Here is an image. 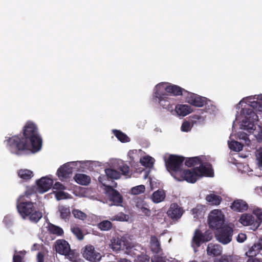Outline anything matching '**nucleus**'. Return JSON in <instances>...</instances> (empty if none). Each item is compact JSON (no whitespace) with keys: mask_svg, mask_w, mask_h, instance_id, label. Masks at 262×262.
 <instances>
[{"mask_svg":"<svg viewBox=\"0 0 262 262\" xmlns=\"http://www.w3.org/2000/svg\"><path fill=\"white\" fill-rule=\"evenodd\" d=\"M59 211L60 212V216L62 219L64 220L65 221L69 220L71 214L69 207H66L63 206H59Z\"/></svg>","mask_w":262,"mask_h":262,"instance_id":"7c9ffc66","label":"nucleus"},{"mask_svg":"<svg viewBox=\"0 0 262 262\" xmlns=\"http://www.w3.org/2000/svg\"><path fill=\"white\" fill-rule=\"evenodd\" d=\"M72 213L75 218L82 221H84L87 218V215L84 212L78 209L73 210Z\"/></svg>","mask_w":262,"mask_h":262,"instance_id":"c03bdc74","label":"nucleus"},{"mask_svg":"<svg viewBox=\"0 0 262 262\" xmlns=\"http://www.w3.org/2000/svg\"><path fill=\"white\" fill-rule=\"evenodd\" d=\"M240 258L236 255H223L217 262H241Z\"/></svg>","mask_w":262,"mask_h":262,"instance_id":"2f4dec72","label":"nucleus"},{"mask_svg":"<svg viewBox=\"0 0 262 262\" xmlns=\"http://www.w3.org/2000/svg\"><path fill=\"white\" fill-rule=\"evenodd\" d=\"M192 127L191 123L187 121H184L181 126V130L184 132L190 131Z\"/></svg>","mask_w":262,"mask_h":262,"instance_id":"49530a36","label":"nucleus"},{"mask_svg":"<svg viewBox=\"0 0 262 262\" xmlns=\"http://www.w3.org/2000/svg\"><path fill=\"white\" fill-rule=\"evenodd\" d=\"M257 244L258 245L259 248H260L261 250H262V239H260L258 242V243H257Z\"/></svg>","mask_w":262,"mask_h":262,"instance_id":"e2e57ef3","label":"nucleus"},{"mask_svg":"<svg viewBox=\"0 0 262 262\" xmlns=\"http://www.w3.org/2000/svg\"><path fill=\"white\" fill-rule=\"evenodd\" d=\"M198 176L196 170L194 168L191 169H182L180 172H178L174 174V179L178 181H186L188 183H195Z\"/></svg>","mask_w":262,"mask_h":262,"instance_id":"1a4fd4ad","label":"nucleus"},{"mask_svg":"<svg viewBox=\"0 0 262 262\" xmlns=\"http://www.w3.org/2000/svg\"><path fill=\"white\" fill-rule=\"evenodd\" d=\"M12 262H24V256L19 254H14L13 256Z\"/></svg>","mask_w":262,"mask_h":262,"instance_id":"864d4df0","label":"nucleus"},{"mask_svg":"<svg viewBox=\"0 0 262 262\" xmlns=\"http://www.w3.org/2000/svg\"><path fill=\"white\" fill-rule=\"evenodd\" d=\"M113 227V224L111 222L108 220H104L100 222L98 224V227L101 231H108L110 230Z\"/></svg>","mask_w":262,"mask_h":262,"instance_id":"4c0bfd02","label":"nucleus"},{"mask_svg":"<svg viewBox=\"0 0 262 262\" xmlns=\"http://www.w3.org/2000/svg\"><path fill=\"white\" fill-rule=\"evenodd\" d=\"M260 248H259L257 243L254 244L249 250L246 252V255L249 257H252L256 256L260 251Z\"/></svg>","mask_w":262,"mask_h":262,"instance_id":"72a5a7b5","label":"nucleus"},{"mask_svg":"<svg viewBox=\"0 0 262 262\" xmlns=\"http://www.w3.org/2000/svg\"><path fill=\"white\" fill-rule=\"evenodd\" d=\"M68 195H69L68 193L64 192L62 191H60L56 193L55 197L57 200H60L68 198Z\"/></svg>","mask_w":262,"mask_h":262,"instance_id":"8fccbe9b","label":"nucleus"},{"mask_svg":"<svg viewBox=\"0 0 262 262\" xmlns=\"http://www.w3.org/2000/svg\"><path fill=\"white\" fill-rule=\"evenodd\" d=\"M224 223V216L217 209L212 210L208 216V224L212 229L219 230L223 227Z\"/></svg>","mask_w":262,"mask_h":262,"instance_id":"0eeeda50","label":"nucleus"},{"mask_svg":"<svg viewBox=\"0 0 262 262\" xmlns=\"http://www.w3.org/2000/svg\"><path fill=\"white\" fill-rule=\"evenodd\" d=\"M233 229L229 226H224L217 230L216 237L218 241L223 244H227L232 241Z\"/></svg>","mask_w":262,"mask_h":262,"instance_id":"9d476101","label":"nucleus"},{"mask_svg":"<svg viewBox=\"0 0 262 262\" xmlns=\"http://www.w3.org/2000/svg\"><path fill=\"white\" fill-rule=\"evenodd\" d=\"M253 214L254 215L255 220L258 224V227L260 226L261 223H262V209L259 208H256L253 210Z\"/></svg>","mask_w":262,"mask_h":262,"instance_id":"79ce46f5","label":"nucleus"},{"mask_svg":"<svg viewBox=\"0 0 262 262\" xmlns=\"http://www.w3.org/2000/svg\"><path fill=\"white\" fill-rule=\"evenodd\" d=\"M248 204L245 201L242 200L234 201L231 205V208L234 211L243 212L247 210Z\"/></svg>","mask_w":262,"mask_h":262,"instance_id":"412c9836","label":"nucleus"},{"mask_svg":"<svg viewBox=\"0 0 262 262\" xmlns=\"http://www.w3.org/2000/svg\"><path fill=\"white\" fill-rule=\"evenodd\" d=\"M74 179L77 183L82 185H88L91 181V178L89 176L82 173L75 174Z\"/></svg>","mask_w":262,"mask_h":262,"instance_id":"393cba45","label":"nucleus"},{"mask_svg":"<svg viewBox=\"0 0 262 262\" xmlns=\"http://www.w3.org/2000/svg\"><path fill=\"white\" fill-rule=\"evenodd\" d=\"M189 262H198V261H197L196 260H193L190 261Z\"/></svg>","mask_w":262,"mask_h":262,"instance_id":"0e129e2a","label":"nucleus"},{"mask_svg":"<svg viewBox=\"0 0 262 262\" xmlns=\"http://www.w3.org/2000/svg\"><path fill=\"white\" fill-rule=\"evenodd\" d=\"M244 113L246 115L243 120V125L250 132L255 130L256 126L254 123L258 120L256 113L252 108H246Z\"/></svg>","mask_w":262,"mask_h":262,"instance_id":"6e6552de","label":"nucleus"},{"mask_svg":"<svg viewBox=\"0 0 262 262\" xmlns=\"http://www.w3.org/2000/svg\"><path fill=\"white\" fill-rule=\"evenodd\" d=\"M155 96L158 99L160 105L163 108H167L170 104L168 101V95L166 93H163L159 90L155 89Z\"/></svg>","mask_w":262,"mask_h":262,"instance_id":"6ab92c4d","label":"nucleus"},{"mask_svg":"<svg viewBox=\"0 0 262 262\" xmlns=\"http://www.w3.org/2000/svg\"><path fill=\"white\" fill-rule=\"evenodd\" d=\"M113 132L118 140L121 142L125 143L130 141L129 138L121 130L115 129L113 130Z\"/></svg>","mask_w":262,"mask_h":262,"instance_id":"c85d7f7f","label":"nucleus"},{"mask_svg":"<svg viewBox=\"0 0 262 262\" xmlns=\"http://www.w3.org/2000/svg\"><path fill=\"white\" fill-rule=\"evenodd\" d=\"M34 191L33 189H27L25 193V194L23 195L25 197V199L29 200H30V196H31L33 194H34Z\"/></svg>","mask_w":262,"mask_h":262,"instance_id":"603ef678","label":"nucleus"},{"mask_svg":"<svg viewBox=\"0 0 262 262\" xmlns=\"http://www.w3.org/2000/svg\"><path fill=\"white\" fill-rule=\"evenodd\" d=\"M253 109L256 111L262 112V103L258 101H253L251 105Z\"/></svg>","mask_w":262,"mask_h":262,"instance_id":"09e8293b","label":"nucleus"},{"mask_svg":"<svg viewBox=\"0 0 262 262\" xmlns=\"http://www.w3.org/2000/svg\"><path fill=\"white\" fill-rule=\"evenodd\" d=\"M185 158L183 156L171 155L165 161V165L167 170L170 172L174 178V174L180 172Z\"/></svg>","mask_w":262,"mask_h":262,"instance_id":"7ed1b4c3","label":"nucleus"},{"mask_svg":"<svg viewBox=\"0 0 262 262\" xmlns=\"http://www.w3.org/2000/svg\"><path fill=\"white\" fill-rule=\"evenodd\" d=\"M36 184L38 191L40 193H43L51 188L53 186V181L48 177H45L37 181Z\"/></svg>","mask_w":262,"mask_h":262,"instance_id":"dca6fc26","label":"nucleus"},{"mask_svg":"<svg viewBox=\"0 0 262 262\" xmlns=\"http://www.w3.org/2000/svg\"><path fill=\"white\" fill-rule=\"evenodd\" d=\"M256 158L258 162L259 166L262 167V148L257 151Z\"/></svg>","mask_w":262,"mask_h":262,"instance_id":"3c124183","label":"nucleus"},{"mask_svg":"<svg viewBox=\"0 0 262 262\" xmlns=\"http://www.w3.org/2000/svg\"><path fill=\"white\" fill-rule=\"evenodd\" d=\"M229 148L234 151H240L243 150V145L236 141H232L229 143Z\"/></svg>","mask_w":262,"mask_h":262,"instance_id":"a19ab883","label":"nucleus"},{"mask_svg":"<svg viewBox=\"0 0 262 262\" xmlns=\"http://www.w3.org/2000/svg\"><path fill=\"white\" fill-rule=\"evenodd\" d=\"M102 178L99 177V181L105 187L106 193L108 200L112 202L111 205L121 206L123 202V197L117 190L114 189L112 186L105 185L103 183Z\"/></svg>","mask_w":262,"mask_h":262,"instance_id":"423d86ee","label":"nucleus"},{"mask_svg":"<svg viewBox=\"0 0 262 262\" xmlns=\"http://www.w3.org/2000/svg\"><path fill=\"white\" fill-rule=\"evenodd\" d=\"M222 247L219 244L209 243L207 248V253L209 256H217L221 255Z\"/></svg>","mask_w":262,"mask_h":262,"instance_id":"aec40b11","label":"nucleus"},{"mask_svg":"<svg viewBox=\"0 0 262 262\" xmlns=\"http://www.w3.org/2000/svg\"><path fill=\"white\" fill-rule=\"evenodd\" d=\"M145 190V187L143 185H138L133 187L131 189L130 193L134 195H138L144 193Z\"/></svg>","mask_w":262,"mask_h":262,"instance_id":"37998d69","label":"nucleus"},{"mask_svg":"<svg viewBox=\"0 0 262 262\" xmlns=\"http://www.w3.org/2000/svg\"><path fill=\"white\" fill-rule=\"evenodd\" d=\"M6 141L9 149L17 155L26 150L37 152L42 146V139L38 134L37 127L30 121H28L24 126L23 136H12Z\"/></svg>","mask_w":262,"mask_h":262,"instance_id":"f257e3e1","label":"nucleus"},{"mask_svg":"<svg viewBox=\"0 0 262 262\" xmlns=\"http://www.w3.org/2000/svg\"><path fill=\"white\" fill-rule=\"evenodd\" d=\"M155 88L163 93H168L176 96L186 95L187 93V91L181 87L169 83H160L157 84Z\"/></svg>","mask_w":262,"mask_h":262,"instance_id":"39448f33","label":"nucleus"},{"mask_svg":"<svg viewBox=\"0 0 262 262\" xmlns=\"http://www.w3.org/2000/svg\"><path fill=\"white\" fill-rule=\"evenodd\" d=\"M201 162V158L199 157L189 158L185 161V164L188 167L195 166Z\"/></svg>","mask_w":262,"mask_h":262,"instance_id":"f704fd0d","label":"nucleus"},{"mask_svg":"<svg viewBox=\"0 0 262 262\" xmlns=\"http://www.w3.org/2000/svg\"><path fill=\"white\" fill-rule=\"evenodd\" d=\"M184 210L177 203H172L167 211V216L173 222H178L182 217Z\"/></svg>","mask_w":262,"mask_h":262,"instance_id":"f8f14e48","label":"nucleus"},{"mask_svg":"<svg viewBox=\"0 0 262 262\" xmlns=\"http://www.w3.org/2000/svg\"><path fill=\"white\" fill-rule=\"evenodd\" d=\"M247 238V236L244 233H239L237 237V241L239 243L244 242Z\"/></svg>","mask_w":262,"mask_h":262,"instance_id":"6e6d98bb","label":"nucleus"},{"mask_svg":"<svg viewBox=\"0 0 262 262\" xmlns=\"http://www.w3.org/2000/svg\"><path fill=\"white\" fill-rule=\"evenodd\" d=\"M128 219V216L123 212H120L118 214L113 216L111 218L112 221H127Z\"/></svg>","mask_w":262,"mask_h":262,"instance_id":"a18cd8bd","label":"nucleus"},{"mask_svg":"<svg viewBox=\"0 0 262 262\" xmlns=\"http://www.w3.org/2000/svg\"><path fill=\"white\" fill-rule=\"evenodd\" d=\"M117 169L121 172L123 175H127L129 173V166L122 161H119L118 162Z\"/></svg>","mask_w":262,"mask_h":262,"instance_id":"58836bf2","label":"nucleus"},{"mask_svg":"<svg viewBox=\"0 0 262 262\" xmlns=\"http://www.w3.org/2000/svg\"><path fill=\"white\" fill-rule=\"evenodd\" d=\"M150 248L151 251L156 254H158L162 251L160 243L157 236L155 235L150 237Z\"/></svg>","mask_w":262,"mask_h":262,"instance_id":"4be33fe9","label":"nucleus"},{"mask_svg":"<svg viewBox=\"0 0 262 262\" xmlns=\"http://www.w3.org/2000/svg\"><path fill=\"white\" fill-rule=\"evenodd\" d=\"M82 253L83 257L91 262H98L102 258L100 253L91 245L86 246Z\"/></svg>","mask_w":262,"mask_h":262,"instance_id":"9b49d317","label":"nucleus"},{"mask_svg":"<svg viewBox=\"0 0 262 262\" xmlns=\"http://www.w3.org/2000/svg\"><path fill=\"white\" fill-rule=\"evenodd\" d=\"M136 262H149V257L145 254L139 255L135 259Z\"/></svg>","mask_w":262,"mask_h":262,"instance_id":"de8ad7c7","label":"nucleus"},{"mask_svg":"<svg viewBox=\"0 0 262 262\" xmlns=\"http://www.w3.org/2000/svg\"><path fill=\"white\" fill-rule=\"evenodd\" d=\"M53 188L57 190H64L66 187L60 182H56L53 185Z\"/></svg>","mask_w":262,"mask_h":262,"instance_id":"5fc2aeb1","label":"nucleus"},{"mask_svg":"<svg viewBox=\"0 0 262 262\" xmlns=\"http://www.w3.org/2000/svg\"><path fill=\"white\" fill-rule=\"evenodd\" d=\"M71 230L78 240L81 241L83 239L84 234L83 231L78 225H75L71 226Z\"/></svg>","mask_w":262,"mask_h":262,"instance_id":"c756f323","label":"nucleus"},{"mask_svg":"<svg viewBox=\"0 0 262 262\" xmlns=\"http://www.w3.org/2000/svg\"><path fill=\"white\" fill-rule=\"evenodd\" d=\"M107 177L111 179H118L121 177L120 172L112 168H107L105 170Z\"/></svg>","mask_w":262,"mask_h":262,"instance_id":"473e14b6","label":"nucleus"},{"mask_svg":"<svg viewBox=\"0 0 262 262\" xmlns=\"http://www.w3.org/2000/svg\"><path fill=\"white\" fill-rule=\"evenodd\" d=\"M256 138L259 142H262V129L256 135Z\"/></svg>","mask_w":262,"mask_h":262,"instance_id":"bf43d9fd","label":"nucleus"},{"mask_svg":"<svg viewBox=\"0 0 262 262\" xmlns=\"http://www.w3.org/2000/svg\"><path fill=\"white\" fill-rule=\"evenodd\" d=\"M111 248L114 251H118L121 250L124 242L119 237H113L111 240Z\"/></svg>","mask_w":262,"mask_h":262,"instance_id":"b1692460","label":"nucleus"},{"mask_svg":"<svg viewBox=\"0 0 262 262\" xmlns=\"http://www.w3.org/2000/svg\"><path fill=\"white\" fill-rule=\"evenodd\" d=\"M48 230L50 233L58 236H61L63 234V230L61 228L53 224H50L49 226Z\"/></svg>","mask_w":262,"mask_h":262,"instance_id":"e433bc0d","label":"nucleus"},{"mask_svg":"<svg viewBox=\"0 0 262 262\" xmlns=\"http://www.w3.org/2000/svg\"><path fill=\"white\" fill-rule=\"evenodd\" d=\"M18 176L22 179L28 181L31 179L33 176V172L29 169H21L18 171Z\"/></svg>","mask_w":262,"mask_h":262,"instance_id":"cd10ccee","label":"nucleus"},{"mask_svg":"<svg viewBox=\"0 0 262 262\" xmlns=\"http://www.w3.org/2000/svg\"><path fill=\"white\" fill-rule=\"evenodd\" d=\"M16 208L22 219L32 223H38L42 217V212L36 207V203L25 199L24 196H20L17 199Z\"/></svg>","mask_w":262,"mask_h":262,"instance_id":"f03ea898","label":"nucleus"},{"mask_svg":"<svg viewBox=\"0 0 262 262\" xmlns=\"http://www.w3.org/2000/svg\"><path fill=\"white\" fill-rule=\"evenodd\" d=\"M206 200L212 205H219L222 201V198L214 194H209L206 196Z\"/></svg>","mask_w":262,"mask_h":262,"instance_id":"bb28decb","label":"nucleus"},{"mask_svg":"<svg viewBox=\"0 0 262 262\" xmlns=\"http://www.w3.org/2000/svg\"><path fill=\"white\" fill-rule=\"evenodd\" d=\"M240 138L242 139H243L245 140L248 139V136H247V134L244 133L241 134Z\"/></svg>","mask_w":262,"mask_h":262,"instance_id":"052dcab7","label":"nucleus"},{"mask_svg":"<svg viewBox=\"0 0 262 262\" xmlns=\"http://www.w3.org/2000/svg\"><path fill=\"white\" fill-rule=\"evenodd\" d=\"M117 262H132L130 260L126 258H120Z\"/></svg>","mask_w":262,"mask_h":262,"instance_id":"680f3d73","label":"nucleus"},{"mask_svg":"<svg viewBox=\"0 0 262 262\" xmlns=\"http://www.w3.org/2000/svg\"><path fill=\"white\" fill-rule=\"evenodd\" d=\"M165 196L166 194L164 190H158L152 193L151 199L154 203H159L165 199Z\"/></svg>","mask_w":262,"mask_h":262,"instance_id":"a878e982","label":"nucleus"},{"mask_svg":"<svg viewBox=\"0 0 262 262\" xmlns=\"http://www.w3.org/2000/svg\"><path fill=\"white\" fill-rule=\"evenodd\" d=\"M239 221L244 226H252V228L254 230L258 228V224L254 214H244L241 216Z\"/></svg>","mask_w":262,"mask_h":262,"instance_id":"f3484780","label":"nucleus"},{"mask_svg":"<svg viewBox=\"0 0 262 262\" xmlns=\"http://www.w3.org/2000/svg\"><path fill=\"white\" fill-rule=\"evenodd\" d=\"M175 110L179 116H185L192 112L191 107L187 104H178Z\"/></svg>","mask_w":262,"mask_h":262,"instance_id":"5701e85b","label":"nucleus"},{"mask_svg":"<svg viewBox=\"0 0 262 262\" xmlns=\"http://www.w3.org/2000/svg\"><path fill=\"white\" fill-rule=\"evenodd\" d=\"M212 238V233L209 231H206L202 233L199 229H196L192 238L193 242L197 247H200L203 243L210 241Z\"/></svg>","mask_w":262,"mask_h":262,"instance_id":"4468645a","label":"nucleus"},{"mask_svg":"<svg viewBox=\"0 0 262 262\" xmlns=\"http://www.w3.org/2000/svg\"><path fill=\"white\" fill-rule=\"evenodd\" d=\"M45 256L44 254L41 252H39L37 255V262H44Z\"/></svg>","mask_w":262,"mask_h":262,"instance_id":"4d7b16f0","label":"nucleus"},{"mask_svg":"<svg viewBox=\"0 0 262 262\" xmlns=\"http://www.w3.org/2000/svg\"><path fill=\"white\" fill-rule=\"evenodd\" d=\"M19 253H21L22 251H19Z\"/></svg>","mask_w":262,"mask_h":262,"instance_id":"69168bd1","label":"nucleus"},{"mask_svg":"<svg viewBox=\"0 0 262 262\" xmlns=\"http://www.w3.org/2000/svg\"><path fill=\"white\" fill-rule=\"evenodd\" d=\"M146 204L144 203L143 201L141 203L137 202L136 206L138 208L140 209V211L146 216H149L151 214V212L149 209L146 207Z\"/></svg>","mask_w":262,"mask_h":262,"instance_id":"ea45409f","label":"nucleus"},{"mask_svg":"<svg viewBox=\"0 0 262 262\" xmlns=\"http://www.w3.org/2000/svg\"><path fill=\"white\" fill-rule=\"evenodd\" d=\"M72 163H67L60 166L57 170V175L60 179L67 178L73 172V168L71 166Z\"/></svg>","mask_w":262,"mask_h":262,"instance_id":"a211bd4d","label":"nucleus"},{"mask_svg":"<svg viewBox=\"0 0 262 262\" xmlns=\"http://www.w3.org/2000/svg\"><path fill=\"white\" fill-rule=\"evenodd\" d=\"M154 159L150 156H144L140 159V162L142 165L146 167H151L154 165Z\"/></svg>","mask_w":262,"mask_h":262,"instance_id":"c9c22d12","label":"nucleus"},{"mask_svg":"<svg viewBox=\"0 0 262 262\" xmlns=\"http://www.w3.org/2000/svg\"><path fill=\"white\" fill-rule=\"evenodd\" d=\"M247 262H262V259L257 258H250Z\"/></svg>","mask_w":262,"mask_h":262,"instance_id":"13d9d810","label":"nucleus"},{"mask_svg":"<svg viewBox=\"0 0 262 262\" xmlns=\"http://www.w3.org/2000/svg\"><path fill=\"white\" fill-rule=\"evenodd\" d=\"M55 250L60 255L66 256L71 261L75 260V253L71 249L69 243L64 239H58L55 244Z\"/></svg>","mask_w":262,"mask_h":262,"instance_id":"20e7f679","label":"nucleus"},{"mask_svg":"<svg viewBox=\"0 0 262 262\" xmlns=\"http://www.w3.org/2000/svg\"><path fill=\"white\" fill-rule=\"evenodd\" d=\"M200 166L194 167V170H196L198 177L202 176L212 177L213 176V170L210 163H202L201 162Z\"/></svg>","mask_w":262,"mask_h":262,"instance_id":"2eb2a0df","label":"nucleus"},{"mask_svg":"<svg viewBox=\"0 0 262 262\" xmlns=\"http://www.w3.org/2000/svg\"><path fill=\"white\" fill-rule=\"evenodd\" d=\"M186 101L196 107H202L207 104L206 98L187 91Z\"/></svg>","mask_w":262,"mask_h":262,"instance_id":"ddd939ff","label":"nucleus"}]
</instances>
